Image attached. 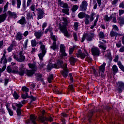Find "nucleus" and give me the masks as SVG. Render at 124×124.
<instances>
[{
  "label": "nucleus",
  "instance_id": "58",
  "mask_svg": "<svg viewBox=\"0 0 124 124\" xmlns=\"http://www.w3.org/2000/svg\"><path fill=\"white\" fill-rule=\"evenodd\" d=\"M112 16L113 22L114 23H116V16H115L114 14H112Z\"/></svg>",
  "mask_w": 124,
  "mask_h": 124
},
{
  "label": "nucleus",
  "instance_id": "35",
  "mask_svg": "<svg viewBox=\"0 0 124 124\" xmlns=\"http://www.w3.org/2000/svg\"><path fill=\"white\" fill-rule=\"evenodd\" d=\"M112 70L114 73H117L119 71L118 67H117L116 65H114L112 66Z\"/></svg>",
  "mask_w": 124,
  "mask_h": 124
},
{
  "label": "nucleus",
  "instance_id": "40",
  "mask_svg": "<svg viewBox=\"0 0 124 124\" xmlns=\"http://www.w3.org/2000/svg\"><path fill=\"white\" fill-rule=\"evenodd\" d=\"M79 6H77V5H75L73 6V8H72V11L73 12H75L77 9H78Z\"/></svg>",
  "mask_w": 124,
  "mask_h": 124
},
{
  "label": "nucleus",
  "instance_id": "44",
  "mask_svg": "<svg viewBox=\"0 0 124 124\" xmlns=\"http://www.w3.org/2000/svg\"><path fill=\"white\" fill-rule=\"evenodd\" d=\"M6 69V66H3L2 69L0 68V76H1V75L0 74V73H2V72H3V71H4V70H5V69Z\"/></svg>",
  "mask_w": 124,
  "mask_h": 124
},
{
  "label": "nucleus",
  "instance_id": "29",
  "mask_svg": "<svg viewBox=\"0 0 124 124\" xmlns=\"http://www.w3.org/2000/svg\"><path fill=\"white\" fill-rule=\"evenodd\" d=\"M99 18V15H96V18L94 20L93 25L91 26V27H90V29L93 30V28H94V27H95V26H96V23H97V21H98Z\"/></svg>",
  "mask_w": 124,
  "mask_h": 124
},
{
  "label": "nucleus",
  "instance_id": "57",
  "mask_svg": "<svg viewBox=\"0 0 124 124\" xmlns=\"http://www.w3.org/2000/svg\"><path fill=\"white\" fill-rule=\"evenodd\" d=\"M116 46L117 48H120V47L122 46V43H121V41L116 44Z\"/></svg>",
  "mask_w": 124,
  "mask_h": 124
},
{
  "label": "nucleus",
  "instance_id": "43",
  "mask_svg": "<svg viewBox=\"0 0 124 124\" xmlns=\"http://www.w3.org/2000/svg\"><path fill=\"white\" fill-rule=\"evenodd\" d=\"M76 48V46H74L73 47L69 49V54L71 55L72 53H73V51H74V49Z\"/></svg>",
  "mask_w": 124,
  "mask_h": 124
},
{
  "label": "nucleus",
  "instance_id": "64",
  "mask_svg": "<svg viewBox=\"0 0 124 124\" xmlns=\"http://www.w3.org/2000/svg\"><path fill=\"white\" fill-rule=\"evenodd\" d=\"M120 22L121 24H124V18H120Z\"/></svg>",
  "mask_w": 124,
  "mask_h": 124
},
{
  "label": "nucleus",
  "instance_id": "15",
  "mask_svg": "<svg viewBox=\"0 0 124 124\" xmlns=\"http://www.w3.org/2000/svg\"><path fill=\"white\" fill-rule=\"evenodd\" d=\"M22 97L23 99H26L27 98H31V99H32V100L33 101H35V100H36V98L33 97V96H30L28 95V93H26L25 94H23L22 95Z\"/></svg>",
  "mask_w": 124,
  "mask_h": 124
},
{
  "label": "nucleus",
  "instance_id": "36",
  "mask_svg": "<svg viewBox=\"0 0 124 124\" xmlns=\"http://www.w3.org/2000/svg\"><path fill=\"white\" fill-rule=\"evenodd\" d=\"M53 78H54V75L53 74L49 75L48 77V78H47V81L48 83H51Z\"/></svg>",
  "mask_w": 124,
  "mask_h": 124
},
{
  "label": "nucleus",
  "instance_id": "46",
  "mask_svg": "<svg viewBox=\"0 0 124 124\" xmlns=\"http://www.w3.org/2000/svg\"><path fill=\"white\" fill-rule=\"evenodd\" d=\"M100 38H104L105 36L104 35V33L102 31H100L99 33Z\"/></svg>",
  "mask_w": 124,
  "mask_h": 124
},
{
  "label": "nucleus",
  "instance_id": "59",
  "mask_svg": "<svg viewBox=\"0 0 124 124\" xmlns=\"http://www.w3.org/2000/svg\"><path fill=\"white\" fill-rule=\"evenodd\" d=\"M73 36H74V39H75V41H77V34H76V33H73Z\"/></svg>",
  "mask_w": 124,
  "mask_h": 124
},
{
  "label": "nucleus",
  "instance_id": "61",
  "mask_svg": "<svg viewBox=\"0 0 124 124\" xmlns=\"http://www.w3.org/2000/svg\"><path fill=\"white\" fill-rule=\"evenodd\" d=\"M99 47L101 48L103 50H104V51H105V50H106V46H104L103 45H100Z\"/></svg>",
  "mask_w": 124,
  "mask_h": 124
},
{
  "label": "nucleus",
  "instance_id": "24",
  "mask_svg": "<svg viewBox=\"0 0 124 124\" xmlns=\"http://www.w3.org/2000/svg\"><path fill=\"white\" fill-rule=\"evenodd\" d=\"M16 40H18L20 41V40H22L23 39V35H22V33L21 32H18L16 36Z\"/></svg>",
  "mask_w": 124,
  "mask_h": 124
},
{
  "label": "nucleus",
  "instance_id": "54",
  "mask_svg": "<svg viewBox=\"0 0 124 124\" xmlns=\"http://www.w3.org/2000/svg\"><path fill=\"white\" fill-rule=\"evenodd\" d=\"M8 2H7L6 5L4 6V11H6L7 10V8H8Z\"/></svg>",
  "mask_w": 124,
  "mask_h": 124
},
{
  "label": "nucleus",
  "instance_id": "17",
  "mask_svg": "<svg viewBox=\"0 0 124 124\" xmlns=\"http://www.w3.org/2000/svg\"><path fill=\"white\" fill-rule=\"evenodd\" d=\"M38 15L37 19L39 20V19H42L43 18V15H44V12L43 10H41V9H38Z\"/></svg>",
  "mask_w": 124,
  "mask_h": 124
},
{
  "label": "nucleus",
  "instance_id": "22",
  "mask_svg": "<svg viewBox=\"0 0 124 124\" xmlns=\"http://www.w3.org/2000/svg\"><path fill=\"white\" fill-rule=\"evenodd\" d=\"M112 19H113V16H112V15H110V16H108V15H105L104 20L105 22H110Z\"/></svg>",
  "mask_w": 124,
  "mask_h": 124
},
{
  "label": "nucleus",
  "instance_id": "13",
  "mask_svg": "<svg viewBox=\"0 0 124 124\" xmlns=\"http://www.w3.org/2000/svg\"><path fill=\"white\" fill-rule=\"evenodd\" d=\"M15 106L17 107V108L16 109V113L17 116H20L21 114H22V111L21 109V108H22L23 105H21V104H15Z\"/></svg>",
  "mask_w": 124,
  "mask_h": 124
},
{
  "label": "nucleus",
  "instance_id": "47",
  "mask_svg": "<svg viewBox=\"0 0 124 124\" xmlns=\"http://www.w3.org/2000/svg\"><path fill=\"white\" fill-rule=\"evenodd\" d=\"M105 56L108 57V59H110V58H111V52L109 51H107V53Z\"/></svg>",
  "mask_w": 124,
  "mask_h": 124
},
{
  "label": "nucleus",
  "instance_id": "56",
  "mask_svg": "<svg viewBox=\"0 0 124 124\" xmlns=\"http://www.w3.org/2000/svg\"><path fill=\"white\" fill-rule=\"evenodd\" d=\"M86 36H87V35H86V34H83V37L81 38V42H83L85 41V38H86Z\"/></svg>",
  "mask_w": 124,
  "mask_h": 124
},
{
  "label": "nucleus",
  "instance_id": "8",
  "mask_svg": "<svg viewBox=\"0 0 124 124\" xmlns=\"http://www.w3.org/2000/svg\"><path fill=\"white\" fill-rule=\"evenodd\" d=\"M60 51V57L61 59H62L63 57H66L67 56V54L65 53L64 45H61Z\"/></svg>",
  "mask_w": 124,
  "mask_h": 124
},
{
  "label": "nucleus",
  "instance_id": "48",
  "mask_svg": "<svg viewBox=\"0 0 124 124\" xmlns=\"http://www.w3.org/2000/svg\"><path fill=\"white\" fill-rule=\"evenodd\" d=\"M17 8H20L21 7V0H16Z\"/></svg>",
  "mask_w": 124,
  "mask_h": 124
},
{
  "label": "nucleus",
  "instance_id": "32",
  "mask_svg": "<svg viewBox=\"0 0 124 124\" xmlns=\"http://www.w3.org/2000/svg\"><path fill=\"white\" fill-rule=\"evenodd\" d=\"M96 16V15L94 13H92L91 15H90V22H93V21L94 19V18Z\"/></svg>",
  "mask_w": 124,
  "mask_h": 124
},
{
  "label": "nucleus",
  "instance_id": "23",
  "mask_svg": "<svg viewBox=\"0 0 124 124\" xmlns=\"http://www.w3.org/2000/svg\"><path fill=\"white\" fill-rule=\"evenodd\" d=\"M93 110H90L87 115V119L90 122H91V119H92V117H93Z\"/></svg>",
  "mask_w": 124,
  "mask_h": 124
},
{
  "label": "nucleus",
  "instance_id": "7",
  "mask_svg": "<svg viewBox=\"0 0 124 124\" xmlns=\"http://www.w3.org/2000/svg\"><path fill=\"white\" fill-rule=\"evenodd\" d=\"M40 121L44 124H48L47 122H53V118L51 117H45L44 116H42L39 118Z\"/></svg>",
  "mask_w": 124,
  "mask_h": 124
},
{
  "label": "nucleus",
  "instance_id": "25",
  "mask_svg": "<svg viewBox=\"0 0 124 124\" xmlns=\"http://www.w3.org/2000/svg\"><path fill=\"white\" fill-rule=\"evenodd\" d=\"M106 65V63L104 62L103 64H102L100 67H99V71H101L102 72L103 74L104 73V71H105V66Z\"/></svg>",
  "mask_w": 124,
  "mask_h": 124
},
{
  "label": "nucleus",
  "instance_id": "2",
  "mask_svg": "<svg viewBox=\"0 0 124 124\" xmlns=\"http://www.w3.org/2000/svg\"><path fill=\"white\" fill-rule=\"evenodd\" d=\"M53 31V28L51 27H49L47 29H46L45 31V33H47L48 31L50 32V35L51 37V39L52 40H53V43L52 44V46H51L50 48L52 49V50H56L58 48V46H57V45H56V42L57 41V39H56V36L55 35H53V32L52 31Z\"/></svg>",
  "mask_w": 124,
  "mask_h": 124
},
{
  "label": "nucleus",
  "instance_id": "51",
  "mask_svg": "<svg viewBox=\"0 0 124 124\" xmlns=\"http://www.w3.org/2000/svg\"><path fill=\"white\" fill-rule=\"evenodd\" d=\"M12 50H13V46H10L7 48V51L8 52H9V53H10V52H12Z\"/></svg>",
  "mask_w": 124,
  "mask_h": 124
},
{
  "label": "nucleus",
  "instance_id": "26",
  "mask_svg": "<svg viewBox=\"0 0 124 124\" xmlns=\"http://www.w3.org/2000/svg\"><path fill=\"white\" fill-rule=\"evenodd\" d=\"M70 64L72 65H74L75 62H76V59L73 57V56H70L69 59Z\"/></svg>",
  "mask_w": 124,
  "mask_h": 124
},
{
  "label": "nucleus",
  "instance_id": "3",
  "mask_svg": "<svg viewBox=\"0 0 124 124\" xmlns=\"http://www.w3.org/2000/svg\"><path fill=\"white\" fill-rule=\"evenodd\" d=\"M38 44L40 45V49L41 50V53L38 54V57L40 61H43V57L45 56L47 49L45 48V45H43V42L40 41L38 42Z\"/></svg>",
  "mask_w": 124,
  "mask_h": 124
},
{
  "label": "nucleus",
  "instance_id": "5",
  "mask_svg": "<svg viewBox=\"0 0 124 124\" xmlns=\"http://www.w3.org/2000/svg\"><path fill=\"white\" fill-rule=\"evenodd\" d=\"M13 58L14 59H15V60H16V61L19 62H24L26 59V57H25V56H24V54H23V51H20L18 55L16 56L14 55Z\"/></svg>",
  "mask_w": 124,
  "mask_h": 124
},
{
  "label": "nucleus",
  "instance_id": "38",
  "mask_svg": "<svg viewBox=\"0 0 124 124\" xmlns=\"http://www.w3.org/2000/svg\"><path fill=\"white\" fill-rule=\"evenodd\" d=\"M31 44L32 47H35V46L37 45V43H36V41L35 40H32L31 41Z\"/></svg>",
  "mask_w": 124,
  "mask_h": 124
},
{
  "label": "nucleus",
  "instance_id": "63",
  "mask_svg": "<svg viewBox=\"0 0 124 124\" xmlns=\"http://www.w3.org/2000/svg\"><path fill=\"white\" fill-rule=\"evenodd\" d=\"M119 51L123 53V52H124V46H122L120 49H119Z\"/></svg>",
  "mask_w": 124,
  "mask_h": 124
},
{
  "label": "nucleus",
  "instance_id": "42",
  "mask_svg": "<svg viewBox=\"0 0 124 124\" xmlns=\"http://www.w3.org/2000/svg\"><path fill=\"white\" fill-rule=\"evenodd\" d=\"M74 27L75 28V31H77L78 30V27H79V23L78 22H75Z\"/></svg>",
  "mask_w": 124,
  "mask_h": 124
},
{
  "label": "nucleus",
  "instance_id": "34",
  "mask_svg": "<svg viewBox=\"0 0 124 124\" xmlns=\"http://www.w3.org/2000/svg\"><path fill=\"white\" fill-rule=\"evenodd\" d=\"M8 13L10 16H12L14 18H16V17H17L16 13H14V12L12 13L11 12V11H9L8 12Z\"/></svg>",
  "mask_w": 124,
  "mask_h": 124
},
{
  "label": "nucleus",
  "instance_id": "19",
  "mask_svg": "<svg viewBox=\"0 0 124 124\" xmlns=\"http://www.w3.org/2000/svg\"><path fill=\"white\" fill-rule=\"evenodd\" d=\"M109 35H110V36L111 37H115V39L117 38V36H118V35H120V36H122L123 35L121 34H119L115 31H114L113 30L110 31V33H109Z\"/></svg>",
  "mask_w": 124,
  "mask_h": 124
},
{
  "label": "nucleus",
  "instance_id": "60",
  "mask_svg": "<svg viewBox=\"0 0 124 124\" xmlns=\"http://www.w3.org/2000/svg\"><path fill=\"white\" fill-rule=\"evenodd\" d=\"M32 0H28L27 2V6H30L31 5V3Z\"/></svg>",
  "mask_w": 124,
  "mask_h": 124
},
{
  "label": "nucleus",
  "instance_id": "41",
  "mask_svg": "<svg viewBox=\"0 0 124 124\" xmlns=\"http://www.w3.org/2000/svg\"><path fill=\"white\" fill-rule=\"evenodd\" d=\"M54 92H55L58 94H61L62 93L61 92L59 91V88L58 87H55L53 89Z\"/></svg>",
  "mask_w": 124,
  "mask_h": 124
},
{
  "label": "nucleus",
  "instance_id": "6",
  "mask_svg": "<svg viewBox=\"0 0 124 124\" xmlns=\"http://www.w3.org/2000/svg\"><path fill=\"white\" fill-rule=\"evenodd\" d=\"M25 66V65L23 64H21L20 65V68H19V72L17 70H14L13 71V73H17V74H19V75H20V76H24L25 74V72H26V69L24 68Z\"/></svg>",
  "mask_w": 124,
  "mask_h": 124
},
{
  "label": "nucleus",
  "instance_id": "31",
  "mask_svg": "<svg viewBox=\"0 0 124 124\" xmlns=\"http://www.w3.org/2000/svg\"><path fill=\"white\" fill-rule=\"evenodd\" d=\"M78 18L80 19H83L84 17H86V14L83 12H80L78 15Z\"/></svg>",
  "mask_w": 124,
  "mask_h": 124
},
{
  "label": "nucleus",
  "instance_id": "30",
  "mask_svg": "<svg viewBox=\"0 0 124 124\" xmlns=\"http://www.w3.org/2000/svg\"><path fill=\"white\" fill-rule=\"evenodd\" d=\"M90 19V16L89 15H86L85 16V19L84 20L85 25H89L91 21L89 20Z\"/></svg>",
  "mask_w": 124,
  "mask_h": 124
},
{
  "label": "nucleus",
  "instance_id": "9",
  "mask_svg": "<svg viewBox=\"0 0 124 124\" xmlns=\"http://www.w3.org/2000/svg\"><path fill=\"white\" fill-rule=\"evenodd\" d=\"M60 30L62 32L64 33V35L66 36V37H69L70 36V34L68 33V31H67V29H66V26L63 25L61 26Z\"/></svg>",
  "mask_w": 124,
  "mask_h": 124
},
{
  "label": "nucleus",
  "instance_id": "16",
  "mask_svg": "<svg viewBox=\"0 0 124 124\" xmlns=\"http://www.w3.org/2000/svg\"><path fill=\"white\" fill-rule=\"evenodd\" d=\"M77 56L78 58H81L82 60H84L85 58H86V54L82 52V50L80 49L78 51V53L77 54Z\"/></svg>",
  "mask_w": 124,
  "mask_h": 124
},
{
  "label": "nucleus",
  "instance_id": "39",
  "mask_svg": "<svg viewBox=\"0 0 124 124\" xmlns=\"http://www.w3.org/2000/svg\"><path fill=\"white\" fill-rule=\"evenodd\" d=\"M29 67L30 68H31L34 71H35V70H36V66L34 64H29Z\"/></svg>",
  "mask_w": 124,
  "mask_h": 124
},
{
  "label": "nucleus",
  "instance_id": "11",
  "mask_svg": "<svg viewBox=\"0 0 124 124\" xmlns=\"http://www.w3.org/2000/svg\"><path fill=\"white\" fill-rule=\"evenodd\" d=\"M79 7L81 11H86L87 10V7H88V2L86 0H83Z\"/></svg>",
  "mask_w": 124,
  "mask_h": 124
},
{
  "label": "nucleus",
  "instance_id": "62",
  "mask_svg": "<svg viewBox=\"0 0 124 124\" xmlns=\"http://www.w3.org/2000/svg\"><path fill=\"white\" fill-rule=\"evenodd\" d=\"M117 2H118V0H114L112 2V5H116V4H117Z\"/></svg>",
  "mask_w": 124,
  "mask_h": 124
},
{
  "label": "nucleus",
  "instance_id": "49",
  "mask_svg": "<svg viewBox=\"0 0 124 124\" xmlns=\"http://www.w3.org/2000/svg\"><path fill=\"white\" fill-rule=\"evenodd\" d=\"M22 91L23 92H26V93H28V92H29V88H27L26 87H23L22 88Z\"/></svg>",
  "mask_w": 124,
  "mask_h": 124
},
{
  "label": "nucleus",
  "instance_id": "27",
  "mask_svg": "<svg viewBox=\"0 0 124 124\" xmlns=\"http://www.w3.org/2000/svg\"><path fill=\"white\" fill-rule=\"evenodd\" d=\"M35 72L34 70H27V76L29 77H31V76L34 74Z\"/></svg>",
  "mask_w": 124,
  "mask_h": 124
},
{
  "label": "nucleus",
  "instance_id": "21",
  "mask_svg": "<svg viewBox=\"0 0 124 124\" xmlns=\"http://www.w3.org/2000/svg\"><path fill=\"white\" fill-rule=\"evenodd\" d=\"M7 16L6 15V14H3L0 16V24L5 21V19H6Z\"/></svg>",
  "mask_w": 124,
  "mask_h": 124
},
{
  "label": "nucleus",
  "instance_id": "28",
  "mask_svg": "<svg viewBox=\"0 0 124 124\" xmlns=\"http://www.w3.org/2000/svg\"><path fill=\"white\" fill-rule=\"evenodd\" d=\"M13 68H14L13 70H12V69H11V68L10 67V66H8L7 67V71H8V72L9 73H11V72H12L13 73L14 70H15L14 69H17V68H18V67L17 66H13Z\"/></svg>",
  "mask_w": 124,
  "mask_h": 124
},
{
  "label": "nucleus",
  "instance_id": "52",
  "mask_svg": "<svg viewBox=\"0 0 124 124\" xmlns=\"http://www.w3.org/2000/svg\"><path fill=\"white\" fill-rule=\"evenodd\" d=\"M13 95L15 99H18V98H19V96L18 95V94H17L16 92H15Z\"/></svg>",
  "mask_w": 124,
  "mask_h": 124
},
{
  "label": "nucleus",
  "instance_id": "33",
  "mask_svg": "<svg viewBox=\"0 0 124 124\" xmlns=\"http://www.w3.org/2000/svg\"><path fill=\"white\" fill-rule=\"evenodd\" d=\"M35 76L36 77L37 81L41 80V78H42V75L40 74L39 73L35 74Z\"/></svg>",
  "mask_w": 124,
  "mask_h": 124
},
{
  "label": "nucleus",
  "instance_id": "12",
  "mask_svg": "<svg viewBox=\"0 0 124 124\" xmlns=\"http://www.w3.org/2000/svg\"><path fill=\"white\" fill-rule=\"evenodd\" d=\"M92 52L93 56H95L96 57H98L100 54V51L99 49L97 47H93L92 48Z\"/></svg>",
  "mask_w": 124,
  "mask_h": 124
},
{
  "label": "nucleus",
  "instance_id": "1",
  "mask_svg": "<svg viewBox=\"0 0 124 124\" xmlns=\"http://www.w3.org/2000/svg\"><path fill=\"white\" fill-rule=\"evenodd\" d=\"M63 68V70L61 71V73L64 78H66L68 75V70H67V65L63 63L62 60H58L57 64L49 63L47 65V71L49 72L52 68Z\"/></svg>",
  "mask_w": 124,
  "mask_h": 124
},
{
  "label": "nucleus",
  "instance_id": "14",
  "mask_svg": "<svg viewBox=\"0 0 124 124\" xmlns=\"http://www.w3.org/2000/svg\"><path fill=\"white\" fill-rule=\"evenodd\" d=\"M17 23L21 25V26H25V25L27 24V19L25 16H22L21 19L17 21Z\"/></svg>",
  "mask_w": 124,
  "mask_h": 124
},
{
  "label": "nucleus",
  "instance_id": "45",
  "mask_svg": "<svg viewBox=\"0 0 124 124\" xmlns=\"http://www.w3.org/2000/svg\"><path fill=\"white\" fill-rule=\"evenodd\" d=\"M7 110L8 111L10 116H13V111L7 107Z\"/></svg>",
  "mask_w": 124,
  "mask_h": 124
},
{
  "label": "nucleus",
  "instance_id": "55",
  "mask_svg": "<svg viewBox=\"0 0 124 124\" xmlns=\"http://www.w3.org/2000/svg\"><path fill=\"white\" fill-rule=\"evenodd\" d=\"M30 8L31 11H35V6L34 5H32Z\"/></svg>",
  "mask_w": 124,
  "mask_h": 124
},
{
  "label": "nucleus",
  "instance_id": "4",
  "mask_svg": "<svg viewBox=\"0 0 124 124\" xmlns=\"http://www.w3.org/2000/svg\"><path fill=\"white\" fill-rule=\"evenodd\" d=\"M58 3L61 7L65 8L62 9V12L63 13H65V14H66L67 15H69V13H68V11H69V9H68V5L65 3H64L63 1H62L61 0H58Z\"/></svg>",
  "mask_w": 124,
  "mask_h": 124
},
{
  "label": "nucleus",
  "instance_id": "20",
  "mask_svg": "<svg viewBox=\"0 0 124 124\" xmlns=\"http://www.w3.org/2000/svg\"><path fill=\"white\" fill-rule=\"evenodd\" d=\"M43 32L42 31H36L34 33V35L37 39H40V37L42 36Z\"/></svg>",
  "mask_w": 124,
  "mask_h": 124
},
{
  "label": "nucleus",
  "instance_id": "10",
  "mask_svg": "<svg viewBox=\"0 0 124 124\" xmlns=\"http://www.w3.org/2000/svg\"><path fill=\"white\" fill-rule=\"evenodd\" d=\"M124 90V83L122 81H119L117 83V91L121 93Z\"/></svg>",
  "mask_w": 124,
  "mask_h": 124
},
{
  "label": "nucleus",
  "instance_id": "18",
  "mask_svg": "<svg viewBox=\"0 0 124 124\" xmlns=\"http://www.w3.org/2000/svg\"><path fill=\"white\" fill-rule=\"evenodd\" d=\"M3 63V66H6V63H7V60H6V58L5 57V54H3L2 57L1 58L0 63Z\"/></svg>",
  "mask_w": 124,
  "mask_h": 124
},
{
  "label": "nucleus",
  "instance_id": "53",
  "mask_svg": "<svg viewBox=\"0 0 124 124\" xmlns=\"http://www.w3.org/2000/svg\"><path fill=\"white\" fill-rule=\"evenodd\" d=\"M61 20H62V21H63V22H64L65 24L67 23V18L66 17H62L61 18Z\"/></svg>",
  "mask_w": 124,
  "mask_h": 124
},
{
  "label": "nucleus",
  "instance_id": "50",
  "mask_svg": "<svg viewBox=\"0 0 124 124\" xmlns=\"http://www.w3.org/2000/svg\"><path fill=\"white\" fill-rule=\"evenodd\" d=\"M27 20H31V13L28 12L27 14Z\"/></svg>",
  "mask_w": 124,
  "mask_h": 124
},
{
  "label": "nucleus",
  "instance_id": "37",
  "mask_svg": "<svg viewBox=\"0 0 124 124\" xmlns=\"http://www.w3.org/2000/svg\"><path fill=\"white\" fill-rule=\"evenodd\" d=\"M29 42V39H26L23 45L24 49H27V47H28V43Z\"/></svg>",
  "mask_w": 124,
  "mask_h": 124
}]
</instances>
